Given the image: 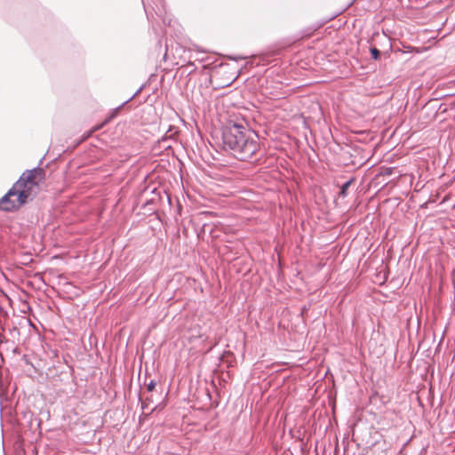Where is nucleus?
<instances>
[{
	"label": "nucleus",
	"mask_w": 455,
	"mask_h": 455,
	"mask_svg": "<svg viewBox=\"0 0 455 455\" xmlns=\"http://www.w3.org/2000/svg\"><path fill=\"white\" fill-rule=\"evenodd\" d=\"M222 140L225 148L240 161H248L259 148L258 135L243 124L229 123L224 128Z\"/></svg>",
	"instance_id": "nucleus-1"
},
{
	"label": "nucleus",
	"mask_w": 455,
	"mask_h": 455,
	"mask_svg": "<svg viewBox=\"0 0 455 455\" xmlns=\"http://www.w3.org/2000/svg\"><path fill=\"white\" fill-rule=\"evenodd\" d=\"M44 177V171L42 168H34L23 172L20 180L0 199V209L11 212L20 207Z\"/></svg>",
	"instance_id": "nucleus-2"
},
{
	"label": "nucleus",
	"mask_w": 455,
	"mask_h": 455,
	"mask_svg": "<svg viewBox=\"0 0 455 455\" xmlns=\"http://www.w3.org/2000/svg\"><path fill=\"white\" fill-rule=\"evenodd\" d=\"M351 183H352V180H348L342 185L341 189H340L341 196L345 197L347 196V190L349 188V186L351 185Z\"/></svg>",
	"instance_id": "nucleus-3"
},
{
	"label": "nucleus",
	"mask_w": 455,
	"mask_h": 455,
	"mask_svg": "<svg viewBox=\"0 0 455 455\" xmlns=\"http://www.w3.org/2000/svg\"><path fill=\"white\" fill-rule=\"evenodd\" d=\"M371 54L374 60H378L379 58V51L375 47L371 48Z\"/></svg>",
	"instance_id": "nucleus-4"
},
{
	"label": "nucleus",
	"mask_w": 455,
	"mask_h": 455,
	"mask_svg": "<svg viewBox=\"0 0 455 455\" xmlns=\"http://www.w3.org/2000/svg\"><path fill=\"white\" fill-rule=\"evenodd\" d=\"M155 387H156V381H155V380H151V381L148 384L147 388H148V391H150V392H151V391H153V389L155 388Z\"/></svg>",
	"instance_id": "nucleus-5"
},
{
	"label": "nucleus",
	"mask_w": 455,
	"mask_h": 455,
	"mask_svg": "<svg viewBox=\"0 0 455 455\" xmlns=\"http://www.w3.org/2000/svg\"><path fill=\"white\" fill-rule=\"evenodd\" d=\"M102 125L103 124L93 127L91 131V133L100 130L102 127Z\"/></svg>",
	"instance_id": "nucleus-6"
}]
</instances>
